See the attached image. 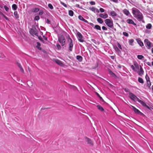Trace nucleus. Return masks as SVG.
Segmentation results:
<instances>
[{
    "instance_id": "1",
    "label": "nucleus",
    "mask_w": 153,
    "mask_h": 153,
    "mask_svg": "<svg viewBox=\"0 0 153 153\" xmlns=\"http://www.w3.org/2000/svg\"><path fill=\"white\" fill-rule=\"evenodd\" d=\"M129 97L132 100L134 101H137L139 102L143 106L149 110H151V108L148 106L145 102L139 99L137 96H136L133 94L129 92Z\"/></svg>"
},
{
    "instance_id": "2",
    "label": "nucleus",
    "mask_w": 153,
    "mask_h": 153,
    "mask_svg": "<svg viewBox=\"0 0 153 153\" xmlns=\"http://www.w3.org/2000/svg\"><path fill=\"white\" fill-rule=\"evenodd\" d=\"M132 11L134 17L138 20L141 21L143 20V15L138 9L135 7H133L132 9Z\"/></svg>"
},
{
    "instance_id": "3",
    "label": "nucleus",
    "mask_w": 153,
    "mask_h": 153,
    "mask_svg": "<svg viewBox=\"0 0 153 153\" xmlns=\"http://www.w3.org/2000/svg\"><path fill=\"white\" fill-rule=\"evenodd\" d=\"M140 66L136 62H134L133 63V65L131 66V69L135 72L137 71L140 68Z\"/></svg>"
},
{
    "instance_id": "4",
    "label": "nucleus",
    "mask_w": 153,
    "mask_h": 153,
    "mask_svg": "<svg viewBox=\"0 0 153 153\" xmlns=\"http://www.w3.org/2000/svg\"><path fill=\"white\" fill-rule=\"evenodd\" d=\"M105 22L107 25L110 28H112L113 27V21L109 19H107L105 20Z\"/></svg>"
},
{
    "instance_id": "5",
    "label": "nucleus",
    "mask_w": 153,
    "mask_h": 153,
    "mask_svg": "<svg viewBox=\"0 0 153 153\" xmlns=\"http://www.w3.org/2000/svg\"><path fill=\"white\" fill-rule=\"evenodd\" d=\"M58 41L63 46L65 44V37L63 36H61L58 38Z\"/></svg>"
},
{
    "instance_id": "6",
    "label": "nucleus",
    "mask_w": 153,
    "mask_h": 153,
    "mask_svg": "<svg viewBox=\"0 0 153 153\" xmlns=\"http://www.w3.org/2000/svg\"><path fill=\"white\" fill-rule=\"evenodd\" d=\"M68 41L69 43V50L70 51H71L72 50L73 47V41L71 38L69 36H68Z\"/></svg>"
},
{
    "instance_id": "7",
    "label": "nucleus",
    "mask_w": 153,
    "mask_h": 153,
    "mask_svg": "<svg viewBox=\"0 0 153 153\" xmlns=\"http://www.w3.org/2000/svg\"><path fill=\"white\" fill-rule=\"evenodd\" d=\"M77 31V37L78 39V40L80 42H83L84 41V40L82 39L83 38V36L82 34L79 32L76 31Z\"/></svg>"
},
{
    "instance_id": "8",
    "label": "nucleus",
    "mask_w": 153,
    "mask_h": 153,
    "mask_svg": "<svg viewBox=\"0 0 153 153\" xmlns=\"http://www.w3.org/2000/svg\"><path fill=\"white\" fill-rule=\"evenodd\" d=\"M144 42L146 45V46L148 47V49H150L151 47V45H152L151 42L147 39H145L144 40Z\"/></svg>"
},
{
    "instance_id": "9",
    "label": "nucleus",
    "mask_w": 153,
    "mask_h": 153,
    "mask_svg": "<svg viewBox=\"0 0 153 153\" xmlns=\"http://www.w3.org/2000/svg\"><path fill=\"white\" fill-rule=\"evenodd\" d=\"M133 109L134 111V112L137 114L142 115L143 114V113L141 112L139 110L136 108L135 107L133 106H132Z\"/></svg>"
},
{
    "instance_id": "10",
    "label": "nucleus",
    "mask_w": 153,
    "mask_h": 153,
    "mask_svg": "<svg viewBox=\"0 0 153 153\" xmlns=\"http://www.w3.org/2000/svg\"><path fill=\"white\" fill-rule=\"evenodd\" d=\"M85 139L88 144L92 146L93 145V142L90 139L87 137H85Z\"/></svg>"
},
{
    "instance_id": "11",
    "label": "nucleus",
    "mask_w": 153,
    "mask_h": 153,
    "mask_svg": "<svg viewBox=\"0 0 153 153\" xmlns=\"http://www.w3.org/2000/svg\"><path fill=\"white\" fill-rule=\"evenodd\" d=\"M30 32L32 34H33L36 36H37V31L35 28L31 29L30 31Z\"/></svg>"
},
{
    "instance_id": "12",
    "label": "nucleus",
    "mask_w": 153,
    "mask_h": 153,
    "mask_svg": "<svg viewBox=\"0 0 153 153\" xmlns=\"http://www.w3.org/2000/svg\"><path fill=\"white\" fill-rule=\"evenodd\" d=\"M146 79V80L148 86H150L151 85V84L150 81V79L148 75L146 74L145 76Z\"/></svg>"
},
{
    "instance_id": "13",
    "label": "nucleus",
    "mask_w": 153,
    "mask_h": 153,
    "mask_svg": "<svg viewBox=\"0 0 153 153\" xmlns=\"http://www.w3.org/2000/svg\"><path fill=\"white\" fill-rule=\"evenodd\" d=\"M140 70L138 71V74L140 76H141L143 75L144 73V71L143 70L141 66H140Z\"/></svg>"
},
{
    "instance_id": "14",
    "label": "nucleus",
    "mask_w": 153,
    "mask_h": 153,
    "mask_svg": "<svg viewBox=\"0 0 153 153\" xmlns=\"http://www.w3.org/2000/svg\"><path fill=\"white\" fill-rule=\"evenodd\" d=\"M126 22L129 24H131L134 25H136V24L134 23L133 20L131 19H128L126 20Z\"/></svg>"
},
{
    "instance_id": "15",
    "label": "nucleus",
    "mask_w": 153,
    "mask_h": 153,
    "mask_svg": "<svg viewBox=\"0 0 153 153\" xmlns=\"http://www.w3.org/2000/svg\"><path fill=\"white\" fill-rule=\"evenodd\" d=\"M114 48L115 51L119 54H120L121 53V51L119 50L118 48V47L116 46H115L114 47Z\"/></svg>"
},
{
    "instance_id": "16",
    "label": "nucleus",
    "mask_w": 153,
    "mask_h": 153,
    "mask_svg": "<svg viewBox=\"0 0 153 153\" xmlns=\"http://www.w3.org/2000/svg\"><path fill=\"white\" fill-rule=\"evenodd\" d=\"M55 62L58 65L60 66H62L63 65V64L62 62V61L58 59L55 60Z\"/></svg>"
},
{
    "instance_id": "17",
    "label": "nucleus",
    "mask_w": 153,
    "mask_h": 153,
    "mask_svg": "<svg viewBox=\"0 0 153 153\" xmlns=\"http://www.w3.org/2000/svg\"><path fill=\"white\" fill-rule=\"evenodd\" d=\"M78 18L79 19L85 23H88V22L85 19L83 18L80 15L78 16Z\"/></svg>"
},
{
    "instance_id": "18",
    "label": "nucleus",
    "mask_w": 153,
    "mask_h": 153,
    "mask_svg": "<svg viewBox=\"0 0 153 153\" xmlns=\"http://www.w3.org/2000/svg\"><path fill=\"white\" fill-rule=\"evenodd\" d=\"M137 42L139 45L141 47L143 46V42H141L140 39H136Z\"/></svg>"
},
{
    "instance_id": "19",
    "label": "nucleus",
    "mask_w": 153,
    "mask_h": 153,
    "mask_svg": "<svg viewBox=\"0 0 153 153\" xmlns=\"http://www.w3.org/2000/svg\"><path fill=\"white\" fill-rule=\"evenodd\" d=\"M99 16L103 19H105L108 17V15L106 13H105L104 15L102 14H100L99 15Z\"/></svg>"
},
{
    "instance_id": "20",
    "label": "nucleus",
    "mask_w": 153,
    "mask_h": 153,
    "mask_svg": "<svg viewBox=\"0 0 153 153\" xmlns=\"http://www.w3.org/2000/svg\"><path fill=\"white\" fill-rule=\"evenodd\" d=\"M123 12L126 16H128L130 14V12L127 9H125L123 10Z\"/></svg>"
},
{
    "instance_id": "21",
    "label": "nucleus",
    "mask_w": 153,
    "mask_h": 153,
    "mask_svg": "<svg viewBox=\"0 0 153 153\" xmlns=\"http://www.w3.org/2000/svg\"><path fill=\"white\" fill-rule=\"evenodd\" d=\"M98 109L101 111H104V109L100 105H97V106Z\"/></svg>"
},
{
    "instance_id": "22",
    "label": "nucleus",
    "mask_w": 153,
    "mask_h": 153,
    "mask_svg": "<svg viewBox=\"0 0 153 153\" xmlns=\"http://www.w3.org/2000/svg\"><path fill=\"white\" fill-rule=\"evenodd\" d=\"M76 58L79 62H81L82 60V57L81 56L79 55L77 56Z\"/></svg>"
},
{
    "instance_id": "23",
    "label": "nucleus",
    "mask_w": 153,
    "mask_h": 153,
    "mask_svg": "<svg viewBox=\"0 0 153 153\" xmlns=\"http://www.w3.org/2000/svg\"><path fill=\"white\" fill-rule=\"evenodd\" d=\"M17 65L20 68V70L23 73L24 72V70L22 68V67L20 63H17Z\"/></svg>"
},
{
    "instance_id": "24",
    "label": "nucleus",
    "mask_w": 153,
    "mask_h": 153,
    "mask_svg": "<svg viewBox=\"0 0 153 153\" xmlns=\"http://www.w3.org/2000/svg\"><path fill=\"white\" fill-rule=\"evenodd\" d=\"M94 28L96 29L97 30H101V28L98 25H96L94 27Z\"/></svg>"
},
{
    "instance_id": "25",
    "label": "nucleus",
    "mask_w": 153,
    "mask_h": 153,
    "mask_svg": "<svg viewBox=\"0 0 153 153\" xmlns=\"http://www.w3.org/2000/svg\"><path fill=\"white\" fill-rule=\"evenodd\" d=\"M110 14H111V16H116L117 15V13L114 11H112L110 13Z\"/></svg>"
},
{
    "instance_id": "26",
    "label": "nucleus",
    "mask_w": 153,
    "mask_h": 153,
    "mask_svg": "<svg viewBox=\"0 0 153 153\" xmlns=\"http://www.w3.org/2000/svg\"><path fill=\"white\" fill-rule=\"evenodd\" d=\"M110 74L111 75H112V76L114 78L116 79L117 77V76L112 71H110Z\"/></svg>"
},
{
    "instance_id": "27",
    "label": "nucleus",
    "mask_w": 153,
    "mask_h": 153,
    "mask_svg": "<svg viewBox=\"0 0 153 153\" xmlns=\"http://www.w3.org/2000/svg\"><path fill=\"white\" fill-rule=\"evenodd\" d=\"M134 42V40L133 39H131L130 40H129V43L130 45H134L133 44V42Z\"/></svg>"
},
{
    "instance_id": "28",
    "label": "nucleus",
    "mask_w": 153,
    "mask_h": 153,
    "mask_svg": "<svg viewBox=\"0 0 153 153\" xmlns=\"http://www.w3.org/2000/svg\"><path fill=\"white\" fill-rule=\"evenodd\" d=\"M14 14L16 19H18L19 18V16L17 11H15L14 13Z\"/></svg>"
},
{
    "instance_id": "29",
    "label": "nucleus",
    "mask_w": 153,
    "mask_h": 153,
    "mask_svg": "<svg viewBox=\"0 0 153 153\" xmlns=\"http://www.w3.org/2000/svg\"><path fill=\"white\" fill-rule=\"evenodd\" d=\"M12 8L14 10H16L17 8V7L16 4H14L12 6Z\"/></svg>"
},
{
    "instance_id": "30",
    "label": "nucleus",
    "mask_w": 153,
    "mask_h": 153,
    "mask_svg": "<svg viewBox=\"0 0 153 153\" xmlns=\"http://www.w3.org/2000/svg\"><path fill=\"white\" fill-rule=\"evenodd\" d=\"M39 10V9L38 8H35L32 10V11L34 12H37Z\"/></svg>"
},
{
    "instance_id": "31",
    "label": "nucleus",
    "mask_w": 153,
    "mask_h": 153,
    "mask_svg": "<svg viewBox=\"0 0 153 153\" xmlns=\"http://www.w3.org/2000/svg\"><path fill=\"white\" fill-rule=\"evenodd\" d=\"M68 14L70 16H72L74 15V12L72 10H69L68 11Z\"/></svg>"
},
{
    "instance_id": "32",
    "label": "nucleus",
    "mask_w": 153,
    "mask_h": 153,
    "mask_svg": "<svg viewBox=\"0 0 153 153\" xmlns=\"http://www.w3.org/2000/svg\"><path fill=\"white\" fill-rule=\"evenodd\" d=\"M97 22L100 23L102 24L103 23V20L100 18H98L97 19Z\"/></svg>"
},
{
    "instance_id": "33",
    "label": "nucleus",
    "mask_w": 153,
    "mask_h": 153,
    "mask_svg": "<svg viewBox=\"0 0 153 153\" xmlns=\"http://www.w3.org/2000/svg\"><path fill=\"white\" fill-rule=\"evenodd\" d=\"M96 94L99 97L100 100H101L102 102H104V100L102 99V98L100 96V95L98 93H97V92H96Z\"/></svg>"
},
{
    "instance_id": "34",
    "label": "nucleus",
    "mask_w": 153,
    "mask_h": 153,
    "mask_svg": "<svg viewBox=\"0 0 153 153\" xmlns=\"http://www.w3.org/2000/svg\"><path fill=\"white\" fill-rule=\"evenodd\" d=\"M152 25L151 24H148L146 26V27L148 29H150L152 27Z\"/></svg>"
},
{
    "instance_id": "35",
    "label": "nucleus",
    "mask_w": 153,
    "mask_h": 153,
    "mask_svg": "<svg viewBox=\"0 0 153 153\" xmlns=\"http://www.w3.org/2000/svg\"><path fill=\"white\" fill-rule=\"evenodd\" d=\"M138 81L140 83H143V79L139 77L138 78Z\"/></svg>"
},
{
    "instance_id": "36",
    "label": "nucleus",
    "mask_w": 153,
    "mask_h": 153,
    "mask_svg": "<svg viewBox=\"0 0 153 153\" xmlns=\"http://www.w3.org/2000/svg\"><path fill=\"white\" fill-rule=\"evenodd\" d=\"M137 57L139 59H142L144 58V56L141 55H138Z\"/></svg>"
},
{
    "instance_id": "37",
    "label": "nucleus",
    "mask_w": 153,
    "mask_h": 153,
    "mask_svg": "<svg viewBox=\"0 0 153 153\" xmlns=\"http://www.w3.org/2000/svg\"><path fill=\"white\" fill-rule=\"evenodd\" d=\"M0 14L2 15L6 20H8V18L5 16L4 15L2 12H0Z\"/></svg>"
},
{
    "instance_id": "38",
    "label": "nucleus",
    "mask_w": 153,
    "mask_h": 153,
    "mask_svg": "<svg viewBox=\"0 0 153 153\" xmlns=\"http://www.w3.org/2000/svg\"><path fill=\"white\" fill-rule=\"evenodd\" d=\"M56 47L57 48L58 50H59L61 49V46L60 45L58 44L57 43L56 45Z\"/></svg>"
},
{
    "instance_id": "39",
    "label": "nucleus",
    "mask_w": 153,
    "mask_h": 153,
    "mask_svg": "<svg viewBox=\"0 0 153 153\" xmlns=\"http://www.w3.org/2000/svg\"><path fill=\"white\" fill-rule=\"evenodd\" d=\"M5 56L3 53H0V58L3 59L5 57Z\"/></svg>"
},
{
    "instance_id": "40",
    "label": "nucleus",
    "mask_w": 153,
    "mask_h": 153,
    "mask_svg": "<svg viewBox=\"0 0 153 153\" xmlns=\"http://www.w3.org/2000/svg\"><path fill=\"white\" fill-rule=\"evenodd\" d=\"M90 9L92 11L94 12L96 10V8L94 7H92L91 8H90Z\"/></svg>"
},
{
    "instance_id": "41",
    "label": "nucleus",
    "mask_w": 153,
    "mask_h": 153,
    "mask_svg": "<svg viewBox=\"0 0 153 153\" xmlns=\"http://www.w3.org/2000/svg\"><path fill=\"white\" fill-rule=\"evenodd\" d=\"M48 7L51 9H53V7L52 6V5L51 4H48Z\"/></svg>"
},
{
    "instance_id": "42",
    "label": "nucleus",
    "mask_w": 153,
    "mask_h": 153,
    "mask_svg": "<svg viewBox=\"0 0 153 153\" xmlns=\"http://www.w3.org/2000/svg\"><path fill=\"white\" fill-rule=\"evenodd\" d=\"M5 10L6 11H7L9 10V8L7 7L6 5L4 7Z\"/></svg>"
},
{
    "instance_id": "43",
    "label": "nucleus",
    "mask_w": 153,
    "mask_h": 153,
    "mask_svg": "<svg viewBox=\"0 0 153 153\" xmlns=\"http://www.w3.org/2000/svg\"><path fill=\"white\" fill-rule=\"evenodd\" d=\"M117 45H118V47L121 50L122 49V48L121 45L119 43H117Z\"/></svg>"
},
{
    "instance_id": "44",
    "label": "nucleus",
    "mask_w": 153,
    "mask_h": 153,
    "mask_svg": "<svg viewBox=\"0 0 153 153\" xmlns=\"http://www.w3.org/2000/svg\"><path fill=\"white\" fill-rule=\"evenodd\" d=\"M123 34L124 36H125L126 37L128 36V33H127L126 32H123Z\"/></svg>"
},
{
    "instance_id": "45",
    "label": "nucleus",
    "mask_w": 153,
    "mask_h": 153,
    "mask_svg": "<svg viewBox=\"0 0 153 153\" xmlns=\"http://www.w3.org/2000/svg\"><path fill=\"white\" fill-rule=\"evenodd\" d=\"M39 17L38 16H36L35 17V19L36 20H38L39 19Z\"/></svg>"
},
{
    "instance_id": "46",
    "label": "nucleus",
    "mask_w": 153,
    "mask_h": 153,
    "mask_svg": "<svg viewBox=\"0 0 153 153\" xmlns=\"http://www.w3.org/2000/svg\"><path fill=\"white\" fill-rule=\"evenodd\" d=\"M90 3L92 5H94L95 4V2L94 1H90Z\"/></svg>"
},
{
    "instance_id": "47",
    "label": "nucleus",
    "mask_w": 153,
    "mask_h": 153,
    "mask_svg": "<svg viewBox=\"0 0 153 153\" xmlns=\"http://www.w3.org/2000/svg\"><path fill=\"white\" fill-rule=\"evenodd\" d=\"M102 28L103 30H107V28L106 27L104 26L102 27Z\"/></svg>"
},
{
    "instance_id": "48",
    "label": "nucleus",
    "mask_w": 153,
    "mask_h": 153,
    "mask_svg": "<svg viewBox=\"0 0 153 153\" xmlns=\"http://www.w3.org/2000/svg\"><path fill=\"white\" fill-rule=\"evenodd\" d=\"M100 10L101 12H103L104 11V10L102 8L100 9Z\"/></svg>"
},
{
    "instance_id": "49",
    "label": "nucleus",
    "mask_w": 153,
    "mask_h": 153,
    "mask_svg": "<svg viewBox=\"0 0 153 153\" xmlns=\"http://www.w3.org/2000/svg\"><path fill=\"white\" fill-rule=\"evenodd\" d=\"M61 3L63 5L64 7H67V5L65 4L64 2H61Z\"/></svg>"
},
{
    "instance_id": "50",
    "label": "nucleus",
    "mask_w": 153,
    "mask_h": 153,
    "mask_svg": "<svg viewBox=\"0 0 153 153\" xmlns=\"http://www.w3.org/2000/svg\"><path fill=\"white\" fill-rule=\"evenodd\" d=\"M124 90L125 91H126V92H129V90L127 88H125L124 89Z\"/></svg>"
},
{
    "instance_id": "51",
    "label": "nucleus",
    "mask_w": 153,
    "mask_h": 153,
    "mask_svg": "<svg viewBox=\"0 0 153 153\" xmlns=\"http://www.w3.org/2000/svg\"><path fill=\"white\" fill-rule=\"evenodd\" d=\"M43 11L41 10L39 12V15H42L43 14Z\"/></svg>"
},
{
    "instance_id": "52",
    "label": "nucleus",
    "mask_w": 153,
    "mask_h": 153,
    "mask_svg": "<svg viewBox=\"0 0 153 153\" xmlns=\"http://www.w3.org/2000/svg\"><path fill=\"white\" fill-rule=\"evenodd\" d=\"M46 23L47 24H50V21L48 19H47L46 20Z\"/></svg>"
},
{
    "instance_id": "53",
    "label": "nucleus",
    "mask_w": 153,
    "mask_h": 153,
    "mask_svg": "<svg viewBox=\"0 0 153 153\" xmlns=\"http://www.w3.org/2000/svg\"><path fill=\"white\" fill-rule=\"evenodd\" d=\"M147 64L149 66H151V65L150 63L149 62H146Z\"/></svg>"
},
{
    "instance_id": "54",
    "label": "nucleus",
    "mask_w": 153,
    "mask_h": 153,
    "mask_svg": "<svg viewBox=\"0 0 153 153\" xmlns=\"http://www.w3.org/2000/svg\"><path fill=\"white\" fill-rule=\"evenodd\" d=\"M75 7H78V8H81V7H80L79 5L78 4H76L75 5Z\"/></svg>"
},
{
    "instance_id": "55",
    "label": "nucleus",
    "mask_w": 153,
    "mask_h": 153,
    "mask_svg": "<svg viewBox=\"0 0 153 153\" xmlns=\"http://www.w3.org/2000/svg\"><path fill=\"white\" fill-rule=\"evenodd\" d=\"M48 108L42 107L41 108V110H45Z\"/></svg>"
},
{
    "instance_id": "56",
    "label": "nucleus",
    "mask_w": 153,
    "mask_h": 153,
    "mask_svg": "<svg viewBox=\"0 0 153 153\" xmlns=\"http://www.w3.org/2000/svg\"><path fill=\"white\" fill-rule=\"evenodd\" d=\"M111 1H112L113 2H117L118 1V0H110Z\"/></svg>"
},
{
    "instance_id": "57",
    "label": "nucleus",
    "mask_w": 153,
    "mask_h": 153,
    "mask_svg": "<svg viewBox=\"0 0 153 153\" xmlns=\"http://www.w3.org/2000/svg\"><path fill=\"white\" fill-rule=\"evenodd\" d=\"M117 66H118V68H121V65H118Z\"/></svg>"
},
{
    "instance_id": "58",
    "label": "nucleus",
    "mask_w": 153,
    "mask_h": 153,
    "mask_svg": "<svg viewBox=\"0 0 153 153\" xmlns=\"http://www.w3.org/2000/svg\"><path fill=\"white\" fill-rule=\"evenodd\" d=\"M96 12L97 13H99V10L97 9L96 8Z\"/></svg>"
},
{
    "instance_id": "59",
    "label": "nucleus",
    "mask_w": 153,
    "mask_h": 153,
    "mask_svg": "<svg viewBox=\"0 0 153 153\" xmlns=\"http://www.w3.org/2000/svg\"><path fill=\"white\" fill-rule=\"evenodd\" d=\"M39 39L40 40H42V38L41 37H39Z\"/></svg>"
},
{
    "instance_id": "60",
    "label": "nucleus",
    "mask_w": 153,
    "mask_h": 153,
    "mask_svg": "<svg viewBox=\"0 0 153 153\" xmlns=\"http://www.w3.org/2000/svg\"><path fill=\"white\" fill-rule=\"evenodd\" d=\"M43 37H44L45 40H47V38L46 37H45V36H43Z\"/></svg>"
},
{
    "instance_id": "61",
    "label": "nucleus",
    "mask_w": 153,
    "mask_h": 153,
    "mask_svg": "<svg viewBox=\"0 0 153 153\" xmlns=\"http://www.w3.org/2000/svg\"><path fill=\"white\" fill-rule=\"evenodd\" d=\"M111 58L112 59H114V57L113 56H111Z\"/></svg>"
},
{
    "instance_id": "62",
    "label": "nucleus",
    "mask_w": 153,
    "mask_h": 153,
    "mask_svg": "<svg viewBox=\"0 0 153 153\" xmlns=\"http://www.w3.org/2000/svg\"><path fill=\"white\" fill-rule=\"evenodd\" d=\"M90 24L91 26H93L94 25V24L93 23H90Z\"/></svg>"
},
{
    "instance_id": "63",
    "label": "nucleus",
    "mask_w": 153,
    "mask_h": 153,
    "mask_svg": "<svg viewBox=\"0 0 153 153\" xmlns=\"http://www.w3.org/2000/svg\"><path fill=\"white\" fill-rule=\"evenodd\" d=\"M152 53L153 54V48L152 49Z\"/></svg>"
},
{
    "instance_id": "64",
    "label": "nucleus",
    "mask_w": 153,
    "mask_h": 153,
    "mask_svg": "<svg viewBox=\"0 0 153 153\" xmlns=\"http://www.w3.org/2000/svg\"><path fill=\"white\" fill-rule=\"evenodd\" d=\"M152 65H153V61L152 62Z\"/></svg>"
}]
</instances>
